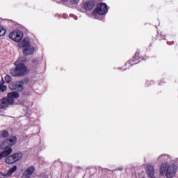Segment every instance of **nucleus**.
<instances>
[{"label":"nucleus","mask_w":178,"mask_h":178,"mask_svg":"<svg viewBox=\"0 0 178 178\" xmlns=\"http://www.w3.org/2000/svg\"><path fill=\"white\" fill-rule=\"evenodd\" d=\"M5 80L6 81V83H10V81H12V76H9V75H6L5 76Z\"/></svg>","instance_id":"6ab92c4d"},{"label":"nucleus","mask_w":178,"mask_h":178,"mask_svg":"<svg viewBox=\"0 0 178 178\" xmlns=\"http://www.w3.org/2000/svg\"><path fill=\"white\" fill-rule=\"evenodd\" d=\"M67 0H60L61 2H66Z\"/></svg>","instance_id":"4be33fe9"},{"label":"nucleus","mask_w":178,"mask_h":178,"mask_svg":"<svg viewBox=\"0 0 178 178\" xmlns=\"http://www.w3.org/2000/svg\"><path fill=\"white\" fill-rule=\"evenodd\" d=\"M9 39L12 40V41H14L15 42H22V40H23V37H24V33L23 31L16 29L13 31L9 33Z\"/></svg>","instance_id":"39448f33"},{"label":"nucleus","mask_w":178,"mask_h":178,"mask_svg":"<svg viewBox=\"0 0 178 178\" xmlns=\"http://www.w3.org/2000/svg\"><path fill=\"white\" fill-rule=\"evenodd\" d=\"M80 2V0H71L72 5H77Z\"/></svg>","instance_id":"412c9836"},{"label":"nucleus","mask_w":178,"mask_h":178,"mask_svg":"<svg viewBox=\"0 0 178 178\" xmlns=\"http://www.w3.org/2000/svg\"><path fill=\"white\" fill-rule=\"evenodd\" d=\"M8 136H9V132H8L7 131H3L2 133H1V137H8Z\"/></svg>","instance_id":"aec40b11"},{"label":"nucleus","mask_w":178,"mask_h":178,"mask_svg":"<svg viewBox=\"0 0 178 178\" xmlns=\"http://www.w3.org/2000/svg\"><path fill=\"white\" fill-rule=\"evenodd\" d=\"M106 13H108V5L105 3H100L94 8L92 11V16L94 19L102 20Z\"/></svg>","instance_id":"f03ea898"},{"label":"nucleus","mask_w":178,"mask_h":178,"mask_svg":"<svg viewBox=\"0 0 178 178\" xmlns=\"http://www.w3.org/2000/svg\"><path fill=\"white\" fill-rule=\"evenodd\" d=\"M13 149H11V147H7L6 149L1 152L0 153V161L1 159H3V158H7V156H9L13 152Z\"/></svg>","instance_id":"f8f14e48"},{"label":"nucleus","mask_w":178,"mask_h":178,"mask_svg":"<svg viewBox=\"0 0 178 178\" xmlns=\"http://www.w3.org/2000/svg\"><path fill=\"white\" fill-rule=\"evenodd\" d=\"M9 105L10 104H9L6 97L0 99V109H5V108H8Z\"/></svg>","instance_id":"4468645a"},{"label":"nucleus","mask_w":178,"mask_h":178,"mask_svg":"<svg viewBox=\"0 0 178 178\" xmlns=\"http://www.w3.org/2000/svg\"><path fill=\"white\" fill-rule=\"evenodd\" d=\"M17 170V166L14 165L11 168H9V170L7 171L6 173H3L1 175L4 178L10 177L13 173H15Z\"/></svg>","instance_id":"ddd939ff"},{"label":"nucleus","mask_w":178,"mask_h":178,"mask_svg":"<svg viewBox=\"0 0 178 178\" xmlns=\"http://www.w3.org/2000/svg\"><path fill=\"white\" fill-rule=\"evenodd\" d=\"M10 90H16L17 91H22L23 83L22 82H12L9 85Z\"/></svg>","instance_id":"9d476101"},{"label":"nucleus","mask_w":178,"mask_h":178,"mask_svg":"<svg viewBox=\"0 0 178 178\" xmlns=\"http://www.w3.org/2000/svg\"><path fill=\"white\" fill-rule=\"evenodd\" d=\"M17 142V138L15 136H11L4 140L3 143L0 145L1 149H6V148H10V147L15 145Z\"/></svg>","instance_id":"0eeeda50"},{"label":"nucleus","mask_w":178,"mask_h":178,"mask_svg":"<svg viewBox=\"0 0 178 178\" xmlns=\"http://www.w3.org/2000/svg\"><path fill=\"white\" fill-rule=\"evenodd\" d=\"M6 34V29L0 24V37H3Z\"/></svg>","instance_id":"a211bd4d"},{"label":"nucleus","mask_w":178,"mask_h":178,"mask_svg":"<svg viewBox=\"0 0 178 178\" xmlns=\"http://www.w3.org/2000/svg\"><path fill=\"white\" fill-rule=\"evenodd\" d=\"M0 178H2V177H0Z\"/></svg>","instance_id":"b1692460"},{"label":"nucleus","mask_w":178,"mask_h":178,"mask_svg":"<svg viewBox=\"0 0 178 178\" xmlns=\"http://www.w3.org/2000/svg\"><path fill=\"white\" fill-rule=\"evenodd\" d=\"M35 170V168H34V166L29 167L23 173L22 178H31Z\"/></svg>","instance_id":"9b49d317"},{"label":"nucleus","mask_w":178,"mask_h":178,"mask_svg":"<svg viewBox=\"0 0 178 178\" xmlns=\"http://www.w3.org/2000/svg\"><path fill=\"white\" fill-rule=\"evenodd\" d=\"M146 173L148 176H150V177H152V176L155 175V170L154 168V166H152V165L147 166Z\"/></svg>","instance_id":"2eb2a0df"},{"label":"nucleus","mask_w":178,"mask_h":178,"mask_svg":"<svg viewBox=\"0 0 178 178\" xmlns=\"http://www.w3.org/2000/svg\"><path fill=\"white\" fill-rule=\"evenodd\" d=\"M6 88H8V87L5 85V81L2 79V80L0 81V91L4 92V91H6Z\"/></svg>","instance_id":"f3484780"},{"label":"nucleus","mask_w":178,"mask_h":178,"mask_svg":"<svg viewBox=\"0 0 178 178\" xmlns=\"http://www.w3.org/2000/svg\"><path fill=\"white\" fill-rule=\"evenodd\" d=\"M94 8V3L90 1H83L78 8L80 12H86V10H92Z\"/></svg>","instance_id":"6e6552de"},{"label":"nucleus","mask_w":178,"mask_h":178,"mask_svg":"<svg viewBox=\"0 0 178 178\" xmlns=\"http://www.w3.org/2000/svg\"><path fill=\"white\" fill-rule=\"evenodd\" d=\"M119 170H123V168H120V169H119Z\"/></svg>","instance_id":"5701e85b"},{"label":"nucleus","mask_w":178,"mask_h":178,"mask_svg":"<svg viewBox=\"0 0 178 178\" xmlns=\"http://www.w3.org/2000/svg\"><path fill=\"white\" fill-rule=\"evenodd\" d=\"M178 166L175 163L164 162L160 165V175L167 178H172L176 176Z\"/></svg>","instance_id":"f257e3e1"},{"label":"nucleus","mask_w":178,"mask_h":178,"mask_svg":"<svg viewBox=\"0 0 178 178\" xmlns=\"http://www.w3.org/2000/svg\"><path fill=\"white\" fill-rule=\"evenodd\" d=\"M23 158V154L18 152V153H14L8 157H6L5 162L6 163H8V165H12V163H15V162H17L20 161Z\"/></svg>","instance_id":"423d86ee"},{"label":"nucleus","mask_w":178,"mask_h":178,"mask_svg":"<svg viewBox=\"0 0 178 178\" xmlns=\"http://www.w3.org/2000/svg\"><path fill=\"white\" fill-rule=\"evenodd\" d=\"M19 48H24L23 54L25 56L33 55L34 54V47L30 43L28 38H24L20 43L18 44Z\"/></svg>","instance_id":"20e7f679"},{"label":"nucleus","mask_w":178,"mask_h":178,"mask_svg":"<svg viewBox=\"0 0 178 178\" xmlns=\"http://www.w3.org/2000/svg\"><path fill=\"white\" fill-rule=\"evenodd\" d=\"M19 97H20V95L17 92H8L6 97L7 102H8L9 105H13L15 99H17Z\"/></svg>","instance_id":"1a4fd4ad"},{"label":"nucleus","mask_w":178,"mask_h":178,"mask_svg":"<svg viewBox=\"0 0 178 178\" xmlns=\"http://www.w3.org/2000/svg\"><path fill=\"white\" fill-rule=\"evenodd\" d=\"M24 62H26V58L20 57L18 60H17L14 65L16 66V68L14 71L13 76H23L24 74H27L29 71L27 70V67L24 65Z\"/></svg>","instance_id":"7ed1b4c3"},{"label":"nucleus","mask_w":178,"mask_h":178,"mask_svg":"<svg viewBox=\"0 0 178 178\" xmlns=\"http://www.w3.org/2000/svg\"><path fill=\"white\" fill-rule=\"evenodd\" d=\"M168 159H169V155L161 154L157 158V162L161 163V162H163V161H168Z\"/></svg>","instance_id":"dca6fc26"}]
</instances>
